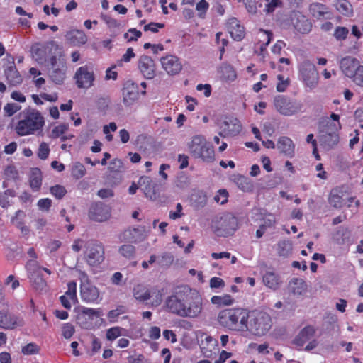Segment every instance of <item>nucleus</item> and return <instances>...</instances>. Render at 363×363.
Returning a JSON list of instances; mask_svg holds the SVG:
<instances>
[{
  "label": "nucleus",
  "mask_w": 363,
  "mask_h": 363,
  "mask_svg": "<svg viewBox=\"0 0 363 363\" xmlns=\"http://www.w3.org/2000/svg\"><path fill=\"white\" fill-rule=\"evenodd\" d=\"M353 78V82L360 86H363V66H360L354 75L352 77Z\"/></svg>",
  "instance_id": "338daca9"
},
{
  "label": "nucleus",
  "mask_w": 363,
  "mask_h": 363,
  "mask_svg": "<svg viewBox=\"0 0 363 363\" xmlns=\"http://www.w3.org/2000/svg\"><path fill=\"white\" fill-rule=\"evenodd\" d=\"M86 173L84 166L80 162H75L72 169V175L77 179L84 177Z\"/></svg>",
  "instance_id": "de8ad7c7"
},
{
  "label": "nucleus",
  "mask_w": 363,
  "mask_h": 363,
  "mask_svg": "<svg viewBox=\"0 0 363 363\" xmlns=\"http://www.w3.org/2000/svg\"><path fill=\"white\" fill-rule=\"evenodd\" d=\"M299 72L305 84L313 87L318 82V72L314 64L309 60H304L299 66Z\"/></svg>",
  "instance_id": "f8f14e48"
},
{
  "label": "nucleus",
  "mask_w": 363,
  "mask_h": 363,
  "mask_svg": "<svg viewBox=\"0 0 363 363\" xmlns=\"http://www.w3.org/2000/svg\"><path fill=\"white\" fill-rule=\"evenodd\" d=\"M163 69L170 75L179 73L182 69L179 59L175 55H167L160 59Z\"/></svg>",
  "instance_id": "6ab92c4d"
},
{
  "label": "nucleus",
  "mask_w": 363,
  "mask_h": 363,
  "mask_svg": "<svg viewBox=\"0 0 363 363\" xmlns=\"http://www.w3.org/2000/svg\"><path fill=\"white\" fill-rule=\"evenodd\" d=\"M50 193L57 199H61L67 193L65 188L61 185H55L50 189Z\"/></svg>",
  "instance_id": "603ef678"
},
{
  "label": "nucleus",
  "mask_w": 363,
  "mask_h": 363,
  "mask_svg": "<svg viewBox=\"0 0 363 363\" xmlns=\"http://www.w3.org/2000/svg\"><path fill=\"white\" fill-rule=\"evenodd\" d=\"M341 128L339 123L337 125L328 118L322 121L318 125V139L320 145L326 150H330L336 146L340 140L338 130Z\"/></svg>",
  "instance_id": "39448f33"
},
{
  "label": "nucleus",
  "mask_w": 363,
  "mask_h": 363,
  "mask_svg": "<svg viewBox=\"0 0 363 363\" xmlns=\"http://www.w3.org/2000/svg\"><path fill=\"white\" fill-rule=\"evenodd\" d=\"M119 252L125 258H133L135 254V248L130 244L123 245L119 248Z\"/></svg>",
  "instance_id": "c03bdc74"
},
{
  "label": "nucleus",
  "mask_w": 363,
  "mask_h": 363,
  "mask_svg": "<svg viewBox=\"0 0 363 363\" xmlns=\"http://www.w3.org/2000/svg\"><path fill=\"white\" fill-rule=\"evenodd\" d=\"M268 1V4L266 5L265 11L267 13H272L275 10L276 8L281 7L282 6V2L281 0H266Z\"/></svg>",
  "instance_id": "bf43d9fd"
},
{
  "label": "nucleus",
  "mask_w": 363,
  "mask_h": 363,
  "mask_svg": "<svg viewBox=\"0 0 363 363\" xmlns=\"http://www.w3.org/2000/svg\"><path fill=\"white\" fill-rule=\"evenodd\" d=\"M359 62L354 57L347 56L343 57L340 63L342 72L345 76L352 78L359 67H360Z\"/></svg>",
  "instance_id": "412c9836"
},
{
  "label": "nucleus",
  "mask_w": 363,
  "mask_h": 363,
  "mask_svg": "<svg viewBox=\"0 0 363 363\" xmlns=\"http://www.w3.org/2000/svg\"><path fill=\"white\" fill-rule=\"evenodd\" d=\"M67 42L73 46H80L87 42V37L84 31L72 30L67 31L65 35Z\"/></svg>",
  "instance_id": "b1692460"
},
{
  "label": "nucleus",
  "mask_w": 363,
  "mask_h": 363,
  "mask_svg": "<svg viewBox=\"0 0 363 363\" xmlns=\"http://www.w3.org/2000/svg\"><path fill=\"white\" fill-rule=\"evenodd\" d=\"M231 37L235 40H241L244 37V28L239 25L236 19H233L228 28Z\"/></svg>",
  "instance_id": "473e14b6"
},
{
  "label": "nucleus",
  "mask_w": 363,
  "mask_h": 363,
  "mask_svg": "<svg viewBox=\"0 0 363 363\" xmlns=\"http://www.w3.org/2000/svg\"><path fill=\"white\" fill-rule=\"evenodd\" d=\"M277 147L281 153L291 158L294 157L295 145L289 138L280 137L277 141Z\"/></svg>",
  "instance_id": "393cba45"
},
{
  "label": "nucleus",
  "mask_w": 363,
  "mask_h": 363,
  "mask_svg": "<svg viewBox=\"0 0 363 363\" xmlns=\"http://www.w3.org/2000/svg\"><path fill=\"white\" fill-rule=\"evenodd\" d=\"M22 353L26 355L35 354L38 353L39 347L35 343H28L22 347Z\"/></svg>",
  "instance_id": "5fc2aeb1"
},
{
  "label": "nucleus",
  "mask_w": 363,
  "mask_h": 363,
  "mask_svg": "<svg viewBox=\"0 0 363 363\" xmlns=\"http://www.w3.org/2000/svg\"><path fill=\"white\" fill-rule=\"evenodd\" d=\"M191 202L193 207L199 209L206 204L207 197L202 191H197L191 194Z\"/></svg>",
  "instance_id": "72a5a7b5"
},
{
  "label": "nucleus",
  "mask_w": 363,
  "mask_h": 363,
  "mask_svg": "<svg viewBox=\"0 0 363 363\" xmlns=\"http://www.w3.org/2000/svg\"><path fill=\"white\" fill-rule=\"evenodd\" d=\"M231 180L243 191L251 192L254 189V184L252 180L245 176L233 174L231 177Z\"/></svg>",
  "instance_id": "a878e982"
},
{
  "label": "nucleus",
  "mask_w": 363,
  "mask_h": 363,
  "mask_svg": "<svg viewBox=\"0 0 363 363\" xmlns=\"http://www.w3.org/2000/svg\"><path fill=\"white\" fill-rule=\"evenodd\" d=\"M276 223L275 216L272 213L267 214L263 218V223L261 224L264 228L272 227Z\"/></svg>",
  "instance_id": "680f3d73"
},
{
  "label": "nucleus",
  "mask_w": 363,
  "mask_h": 363,
  "mask_svg": "<svg viewBox=\"0 0 363 363\" xmlns=\"http://www.w3.org/2000/svg\"><path fill=\"white\" fill-rule=\"evenodd\" d=\"M111 217V208L101 202L93 203L89 211V218L96 222H104Z\"/></svg>",
  "instance_id": "2eb2a0df"
},
{
  "label": "nucleus",
  "mask_w": 363,
  "mask_h": 363,
  "mask_svg": "<svg viewBox=\"0 0 363 363\" xmlns=\"http://www.w3.org/2000/svg\"><path fill=\"white\" fill-rule=\"evenodd\" d=\"M277 79H279V82L277 85V90L279 92H283L286 89L287 86L289 85V79H284V77L281 74H279L277 76Z\"/></svg>",
  "instance_id": "e2e57ef3"
},
{
  "label": "nucleus",
  "mask_w": 363,
  "mask_h": 363,
  "mask_svg": "<svg viewBox=\"0 0 363 363\" xmlns=\"http://www.w3.org/2000/svg\"><path fill=\"white\" fill-rule=\"evenodd\" d=\"M21 118L18 122L15 130L20 136L34 134L41 130L45 125L44 118L41 113L34 108H26L19 113Z\"/></svg>",
  "instance_id": "20e7f679"
},
{
  "label": "nucleus",
  "mask_w": 363,
  "mask_h": 363,
  "mask_svg": "<svg viewBox=\"0 0 363 363\" xmlns=\"http://www.w3.org/2000/svg\"><path fill=\"white\" fill-rule=\"evenodd\" d=\"M272 326V320L269 314L265 312H254L246 323L244 332L261 337L266 335Z\"/></svg>",
  "instance_id": "423d86ee"
},
{
  "label": "nucleus",
  "mask_w": 363,
  "mask_h": 363,
  "mask_svg": "<svg viewBox=\"0 0 363 363\" xmlns=\"http://www.w3.org/2000/svg\"><path fill=\"white\" fill-rule=\"evenodd\" d=\"M249 318V310L243 308H230L220 311L217 319L221 326L230 330L244 332Z\"/></svg>",
  "instance_id": "7ed1b4c3"
},
{
  "label": "nucleus",
  "mask_w": 363,
  "mask_h": 363,
  "mask_svg": "<svg viewBox=\"0 0 363 363\" xmlns=\"http://www.w3.org/2000/svg\"><path fill=\"white\" fill-rule=\"evenodd\" d=\"M67 130V126L65 124L55 127L52 130V137L57 138L64 134Z\"/></svg>",
  "instance_id": "774afa93"
},
{
  "label": "nucleus",
  "mask_w": 363,
  "mask_h": 363,
  "mask_svg": "<svg viewBox=\"0 0 363 363\" xmlns=\"http://www.w3.org/2000/svg\"><path fill=\"white\" fill-rule=\"evenodd\" d=\"M46 51L50 55L48 60V74L53 82L60 84L66 74V62L62 49L54 41L47 43Z\"/></svg>",
  "instance_id": "f03ea898"
},
{
  "label": "nucleus",
  "mask_w": 363,
  "mask_h": 363,
  "mask_svg": "<svg viewBox=\"0 0 363 363\" xmlns=\"http://www.w3.org/2000/svg\"><path fill=\"white\" fill-rule=\"evenodd\" d=\"M213 227L218 236L226 237L238 229V219L231 213H219L213 220Z\"/></svg>",
  "instance_id": "6e6552de"
},
{
  "label": "nucleus",
  "mask_w": 363,
  "mask_h": 363,
  "mask_svg": "<svg viewBox=\"0 0 363 363\" xmlns=\"http://www.w3.org/2000/svg\"><path fill=\"white\" fill-rule=\"evenodd\" d=\"M174 262V256L168 252L164 253L161 257H158L157 263L163 268L169 267Z\"/></svg>",
  "instance_id": "37998d69"
},
{
  "label": "nucleus",
  "mask_w": 363,
  "mask_h": 363,
  "mask_svg": "<svg viewBox=\"0 0 363 363\" xmlns=\"http://www.w3.org/2000/svg\"><path fill=\"white\" fill-rule=\"evenodd\" d=\"M141 35L142 33L140 30L135 28H130L128 30V33L124 34V38L127 39L128 41H133L137 40Z\"/></svg>",
  "instance_id": "6e6d98bb"
},
{
  "label": "nucleus",
  "mask_w": 363,
  "mask_h": 363,
  "mask_svg": "<svg viewBox=\"0 0 363 363\" xmlns=\"http://www.w3.org/2000/svg\"><path fill=\"white\" fill-rule=\"evenodd\" d=\"M328 202L335 208H340L346 203L342 196H340L336 190L331 191Z\"/></svg>",
  "instance_id": "58836bf2"
},
{
  "label": "nucleus",
  "mask_w": 363,
  "mask_h": 363,
  "mask_svg": "<svg viewBox=\"0 0 363 363\" xmlns=\"http://www.w3.org/2000/svg\"><path fill=\"white\" fill-rule=\"evenodd\" d=\"M290 291L294 295L301 296L307 290V285L303 279L293 278L289 284Z\"/></svg>",
  "instance_id": "c85d7f7f"
},
{
  "label": "nucleus",
  "mask_w": 363,
  "mask_h": 363,
  "mask_svg": "<svg viewBox=\"0 0 363 363\" xmlns=\"http://www.w3.org/2000/svg\"><path fill=\"white\" fill-rule=\"evenodd\" d=\"M135 54L133 52V49L132 48H129L127 49L126 52L123 55L121 58L117 60L116 64L112 67V68L116 67V66L122 67L123 62H129L130 60L135 57Z\"/></svg>",
  "instance_id": "49530a36"
},
{
  "label": "nucleus",
  "mask_w": 363,
  "mask_h": 363,
  "mask_svg": "<svg viewBox=\"0 0 363 363\" xmlns=\"http://www.w3.org/2000/svg\"><path fill=\"white\" fill-rule=\"evenodd\" d=\"M310 12L313 17L320 18L328 19L330 17V14L328 11V8L322 4L315 2L310 5Z\"/></svg>",
  "instance_id": "cd10ccee"
},
{
  "label": "nucleus",
  "mask_w": 363,
  "mask_h": 363,
  "mask_svg": "<svg viewBox=\"0 0 363 363\" xmlns=\"http://www.w3.org/2000/svg\"><path fill=\"white\" fill-rule=\"evenodd\" d=\"M67 291L64 296L69 298L74 302L77 300V284L74 281H70L67 284Z\"/></svg>",
  "instance_id": "8fccbe9b"
},
{
  "label": "nucleus",
  "mask_w": 363,
  "mask_h": 363,
  "mask_svg": "<svg viewBox=\"0 0 363 363\" xmlns=\"http://www.w3.org/2000/svg\"><path fill=\"white\" fill-rule=\"evenodd\" d=\"M37 205L40 211H48L52 205V200L48 198L41 199L38 201Z\"/></svg>",
  "instance_id": "0e129e2a"
},
{
  "label": "nucleus",
  "mask_w": 363,
  "mask_h": 363,
  "mask_svg": "<svg viewBox=\"0 0 363 363\" xmlns=\"http://www.w3.org/2000/svg\"><path fill=\"white\" fill-rule=\"evenodd\" d=\"M74 79L79 89H89L93 86L94 81V72L87 65L80 67L75 72Z\"/></svg>",
  "instance_id": "ddd939ff"
},
{
  "label": "nucleus",
  "mask_w": 363,
  "mask_h": 363,
  "mask_svg": "<svg viewBox=\"0 0 363 363\" xmlns=\"http://www.w3.org/2000/svg\"><path fill=\"white\" fill-rule=\"evenodd\" d=\"M24 325L23 318L9 312L8 310L0 311V328L4 330H13Z\"/></svg>",
  "instance_id": "4468645a"
},
{
  "label": "nucleus",
  "mask_w": 363,
  "mask_h": 363,
  "mask_svg": "<svg viewBox=\"0 0 363 363\" xmlns=\"http://www.w3.org/2000/svg\"><path fill=\"white\" fill-rule=\"evenodd\" d=\"M46 47L47 45H45L44 50L37 48L33 52V57L39 64H43L45 62H48L50 55L48 52L46 51Z\"/></svg>",
  "instance_id": "a19ab883"
},
{
  "label": "nucleus",
  "mask_w": 363,
  "mask_h": 363,
  "mask_svg": "<svg viewBox=\"0 0 363 363\" xmlns=\"http://www.w3.org/2000/svg\"><path fill=\"white\" fill-rule=\"evenodd\" d=\"M109 169L111 172H122L124 169L123 162L117 158L113 159L110 163Z\"/></svg>",
  "instance_id": "13d9d810"
},
{
  "label": "nucleus",
  "mask_w": 363,
  "mask_h": 363,
  "mask_svg": "<svg viewBox=\"0 0 363 363\" xmlns=\"http://www.w3.org/2000/svg\"><path fill=\"white\" fill-rule=\"evenodd\" d=\"M221 78L226 82H232L236 79V73L230 65H223L220 67Z\"/></svg>",
  "instance_id": "c9c22d12"
},
{
  "label": "nucleus",
  "mask_w": 363,
  "mask_h": 363,
  "mask_svg": "<svg viewBox=\"0 0 363 363\" xmlns=\"http://www.w3.org/2000/svg\"><path fill=\"white\" fill-rule=\"evenodd\" d=\"M50 153V147L48 145L43 142L40 144L38 151V157L40 160H46L48 157Z\"/></svg>",
  "instance_id": "864d4df0"
},
{
  "label": "nucleus",
  "mask_w": 363,
  "mask_h": 363,
  "mask_svg": "<svg viewBox=\"0 0 363 363\" xmlns=\"http://www.w3.org/2000/svg\"><path fill=\"white\" fill-rule=\"evenodd\" d=\"M81 314L79 315L78 318L79 319L82 315L89 316L90 320H93L94 317H99L101 315V311L100 309H93L86 307L81 308Z\"/></svg>",
  "instance_id": "a18cd8bd"
},
{
  "label": "nucleus",
  "mask_w": 363,
  "mask_h": 363,
  "mask_svg": "<svg viewBox=\"0 0 363 363\" xmlns=\"http://www.w3.org/2000/svg\"><path fill=\"white\" fill-rule=\"evenodd\" d=\"M28 277L33 287L37 291H43L47 286V282L41 274V267L35 260H29L26 264Z\"/></svg>",
  "instance_id": "9b49d317"
},
{
  "label": "nucleus",
  "mask_w": 363,
  "mask_h": 363,
  "mask_svg": "<svg viewBox=\"0 0 363 363\" xmlns=\"http://www.w3.org/2000/svg\"><path fill=\"white\" fill-rule=\"evenodd\" d=\"M5 75L9 84L12 86H16L22 82V77L14 65H10L5 69Z\"/></svg>",
  "instance_id": "7c9ffc66"
},
{
  "label": "nucleus",
  "mask_w": 363,
  "mask_h": 363,
  "mask_svg": "<svg viewBox=\"0 0 363 363\" xmlns=\"http://www.w3.org/2000/svg\"><path fill=\"white\" fill-rule=\"evenodd\" d=\"M62 335L66 339H69L74 333V327L71 323L64 324L62 328Z\"/></svg>",
  "instance_id": "052dcab7"
},
{
  "label": "nucleus",
  "mask_w": 363,
  "mask_h": 363,
  "mask_svg": "<svg viewBox=\"0 0 363 363\" xmlns=\"http://www.w3.org/2000/svg\"><path fill=\"white\" fill-rule=\"evenodd\" d=\"M220 131L219 135L221 137L235 136L239 134L241 130V125L235 118H226L220 125Z\"/></svg>",
  "instance_id": "dca6fc26"
},
{
  "label": "nucleus",
  "mask_w": 363,
  "mask_h": 363,
  "mask_svg": "<svg viewBox=\"0 0 363 363\" xmlns=\"http://www.w3.org/2000/svg\"><path fill=\"white\" fill-rule=\"evenodd\" d=\"M42 184L41 171L39 168H32L30 175V186L34 191H38Z\"/></svg>",
  "instance_id": "2f4dec72"
},
{
  "label": "nucleus",
  "mask_w": 363,
  "mask_h": 363,
  "mask_svg": "<svg viewBox=\"0 0 363 363\" xmlns=\"http://www.w3.org/2000/svg\"><path fill=\"white\" fill-rule=\"evenodd\" d=\"M123 239L129 242L137 243L145 239V230L144 227L129 228L124 231Z\"/></svg>",
  "instance_id": "5701e85b"
},
{
  "label": "nucleus",
  "mask_w": 363,
  "mask_h": 363,
  "mask_svg": "<svg viewBox=\"0 0 363 363\" xmlns=\"http://www.w3.org/2000/svg\"><path fill=\"white\" fill-rule=\"evenodd\" d=\"M80 296L82 301L86 303H96L99 298L98 289L89 282L82 283Z\"/></svg>",
  "instance_id": "aec40b11"
},
{
  "label": "nucleus",
  "mask_w": 363,
  "mask_h": 363,
  "mask_svg": "<svg viewBox=\"0 0 363 363\" xmlns=\"http://www.w3.org/2000/svg\"><path fill=\"white\" fill-rule=\"evenodd\" d=\"M127 309L123 306H119L116 309L111 310L108 313V318L111 323H115L116 318L121 314L125 313Z\"/></svg>",
  "instance_id": "09e8293b"
},
{
  "label": "nucleus",
  "mask_w": 363,
  "mask_h": 363,
  "mask_svg": "<svg viewBox=\"0 0 363 363\" xmlns=\"http://www.w3.org/2000/svg\"><path fill=\"white\" fill-rule=\"evenodd\" d=\"M315 330L313 326L307 325L299 332L295 337L294 343L301 347L315 335Z\"/></svg>",
  "instance_id": "bb28decb"
},
{
  "label": "nucleus",
  "mask_w": 363,
  "mask_h": 363,
  "mask_svg": "<svg viewBox=\"0 0 363 363\" xmlns=\"http://www.w3.org/2000/svg\"><path fill=\"white\" fill-rule=\"evenodd\" d=\"M122 328L120 327H113L108 329L106 332V337L108 340H114L121 335Z\"/></svg>",
  "instance_id": "4d7b16f0"
},
{
  "label": "nucleus",
  "mask_w": 363,
  "mask_h": 363,
  "mask_svg": "<svg viewBox=\"0 0 363 363\" xmlns=\"http://www.w3.org/2000/svg\"><path fill=\"white\" fill-rule=\"evenodd\" d=\"M233 298L228 294L223 296H214L211 298V303L217 306H230L233 303Z\"/></svg>",
  "instance_id": "ea45409f"
},
{
  "label": "nucleus",
  "mask_w": 363,
  "mask_h": 363,
  "mask_svg": "<svg viewBox=\"0 0 363 363\" xmlns=\"http://www.w3.org/2000/svg\"><path fill=\"white\" fill-rule=\"evenodd\" d=\"M191 155L195 158H200L205 162L215 160V152L212 145L201 135H195L189 144Z\"/></svg>",
  "instance_id": "0eeeda50"
},
{
  "label": "nucleus",
  "mask_w": 363,
  "mask_h": 363,
  "mask_svg": "<svg viewBox=\"0 0 363 363\" xmlns=\"http://www.w3.org/2000/svg\"><path fill=\"white\" fill-rule=\"evenodd\" d=\"M167 311L181 317H196L202 310L201 298L187 286L175 289L165 302Z\"/></svg>",
  "instance_id": "f257e3e1"
},
{
  "label": "nucleus",
  "mask_w": 363,
  "mask_h": 363,
  "mask_svg": "<svg viewBox=\"0 0 363 363\" xmlns=\"http://www.w3.org/2000/svg\"><path fill=\"white\" fill-rule=\"evenodd\" d=\"M291 252L292 245L289 241L283 240L278 243V253L280 256L288 257Z\"/></svg>",
  "instance_id": "79ce46f5"
},
{
  "label": "nucleus",
  "mask_w": 363,
  "mask_h": 363,
  "mask_svg": "<svg viewBox=\"0 0 363 363\" xmlns=\"http://www.w3.org/2000/svg\"><path fill=\"white\" fill-rule=\"evenodd\" d=\"M139 90L137 84L127 81L123 89V102L125 106H130L138 99Z\"/></svg>",
  "instance_id": "f3484780"
},
{
  "label": "nucleus",
  "mask_w": 363,
  "mask_h": 363,
  "mask_svg": "<svg viewBox=\"0 0 363 363\" xmlns=\"http://www.w3.org/2000/svg\"><path fill=\"white\" fill-rule=\"evenodd\" d=\"M133 296L137 300L145 301L151 298V291L145 286L138 284L133 289Z\"/></svg>",
  "instance_id": "f704fd0d"
},
{
  "label": "nucleus",
  "mask_w": 363,
  "mask_h": 363,
  "mask_svg": "<svg viewBox=\"0 0 363 363\" xmlns=\"http://www.w3.org/2000/svg\"><path fill=\"white\" fill-rule=\"evenodd\" d=\"M85 259L90 266H98L104 259V249L96 240H89L85 245Z\"/></svg>",
  "instance_id": "1a4fd4ad"
},
{
  "label": "nucleus",
  "mask_w": 363,
  "mask_h": 363,
  "mask_svg": "<svg viewBox=\"0 0 363 363\" xmlns=\"http://www.w3.org/2000/svg\"><path fill=\"white\" fill-rule=\"evenodd\" d=\"M295 28L301 33H307L311 30V23L304 16L297 18L294 23Z\"/></svg>",
  "instance_id": "4c0bfd02"
},
{
  "label": "nucleus",
  "mask_w": 363,
  "mask_h": 363,
  "mask_svg": "<svg viewBox=\"0 0 363 363\" xmlns=\"http://www.w3.org/2000/svg\"><path fill=\"white\" fill-rule=\"evenodd\" d=\"M21 106L15 103H8L4 107V111L8 117H11L18 112Z\"/></svg>",
  "instance_id": "3c124183"
},
{
  "label": "nucleus",
  "mask_w": 363,
  "mask_h": 363,
  "mask_svg": "<svg viewBox=\"0 0 363 363\" xmlns=\"http://www.w3.org/2000/svg\"><path fill=\"white\" fill-rule=\"evenodd\" d=\"M151 298H153L152 305L155 306H158L162 301V294L159 290L152 291Z\"/></svg>",
  "instance_id": "69168bd1"
},
{
  "label": "nucleus",
  "mask_w": 363,
  "mask_h": 363,
  "mask_svg": "<svg viewBox=\"0 0 363 363\" xmlns=\"http://www.w3.org/2000/svg\"><path fill=\"white\" fill-rule=\"evenodd\" d=\"M334 5L336 9L342 15L349 16L352 13V5L347 0H336Z\"/></svg>",
  "instance_id": "e433bc0d"
},
{
  "label": "nucleus",
  "mask_w": 363,
  "mask_h": 363,
  "mask_svg": "<svg viewBox=\"0 0 363 363\" xmlns=\"http://www.w3.org/2000/svg\"><path fill=\"white\" fill-rule=\"evenodd\" d=\"M138 68L145 78L152 79L155 76V64L147 55H142L138 60Z\"/></svg>",
  "instance_id": "a211bd4d"
},
{
  "label": "nucleus",
  "mask_w": 363,
  "mask_h": 363,
  "mask_svg": "<svg viewBox=\"0 0 363 363\" xmlns=\"http://www.w3.org/2000/svg\"><path fill=\"white\" fill-rule=\"evenodd\" d=\"M262 279L264 285L273 290L277 289L281 284L279 277L272 272H267Z\"/></svg>",
  "instance_id": "c756f323"
},
{
  "label": "nucleus",
  "mask_w": 363,
  "mask_h": 363,
  "mask_svg": "<svg viewBox=\"0 0 363 363\" xmlns=\"http://www.w3.org/2000/svg\"><path fill=\"white\" fill-rule=\"evenodd\" d=\"M218 341L211 336L208 335L201 341V352L205 357L211 358L218 351Z\"/></svg>",
  "instance_id": "4be33fe9"
},
{
  "label": "nucleus",
  "mask_w": 363,
  "mask_h": 363,
  "mask_svg": "<svg viewBox=\"0 0 363 363\" xmlns=\"http://www.w3.org/2000/svg\"><path fill=\"white\" fill-rule=\"evenodd\" d=\"M274 105L276 110L281 115L291 116L301 111L302 104L296 101H292L284 96H277L274 98Z\"/></svg>",
  "instance_id": "9d476101"
}]
</instances>
